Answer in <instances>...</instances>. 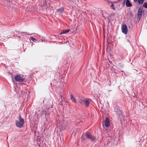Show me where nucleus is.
<instances>
[{
    "mask_svg": "<svg viewBox=\"0 0 147 147\" xmlns=\"http://www.w3.org/2000/svg\"><path fill=\"white\" fill-rule=\"evenodd\" d=\"M18 120H16V125L17 127L21 128L23 127L24 124V120L22 118L20 114H19L18 117Z\"/></svg>",
    "mask_w": 147,
    "mask_h": 147,
    "instance_id": "f257e3e1",
    "label": "nucleus"
},
{
    "mask_svg": "<svg viewBox=\"0 0 147 147\" xmlns=\"http://www.w3.org/2000/svg\"><path fill=\"white\" fill-rule=\"evenodd\" d=\"M86 138L94 142L96 141V137L92 136L90 133L89 132H86Z\"/></svg>",
    "mask_w": 147,
    "mask_h": 147,
    "instance_id": "f03ea898",
    "label": "nucleus"
},
{
    "mask_svg": "<svg viewBox=\"0 0 147 147\" xmlns=\"http://www.w3.org/2000/svg\"><path fill=\"white\" fill-rule=\"evenodd\" d=\"M143 7H140L138 10V19H139L140 20L142 17V14Z\"/></svg>",
    "mask_w": 147,
    "mask_h": 147,
    "instance_id": "7ed1b4c3",
    "label": "nucleus"
},
{
    "mask_svg": "<svg viewBox=\"0 0 147 147\" xmlns=\"http://www.w3.org/2000/svg\"><path fill=\"white\" fill-rule=\"evenodd\" d=\"M15 79L16 81L21 82L24 80V79L22 78L21 75H18L16 76L15 77Z\"/></svg>",
    "mask_w": 147,
    "mask_h": 147,
    "instance_id": "20e7f679",
    "label": "nucleus"
},
{
    "mask_svg": "<svg viewBox=\"0 0 147 147\" xmlns=\"http://www.w3.org/2000/svg\"><path fill=\"white\" fill-rule=\"evenodd\" d=\"M122 32L126 34L127 33L128 29L127 26L125 24L123 25L121 27Z\"/></svg>",
    "mask_w": 147,
    "mask_h": 147,
    "instance_id": "39448f33",
    "label": "nucleus"
},
{
    "mask_svg": "<svg viewBox=\"0 0 147 147\" xmlns=\"http://www.w3.org/2000/svg\"><path fill=\"white\" fill-rule=\"evenodd\" d=\"M114 111L115 112L117 113L119 116L120 114H122V112L121 111L120 109H119V107L117 106L115 107L114 109Z\"/></svg>",
    "mask_w": 147,
    "mask_h": 147,
    "instance_id": "423d86ee",
    "label": "nucleus"
},
{
    "mask_svg": "<svg viewBox=\"0 0 147 147\" xmlns=\"http://www.w3.org/2000/svg\"><path fill=\"white\" fill-rule=\"evenodd\" d=\"M126 5L127 7H130L132 6V5L129 0H126Z\"/></svg>",
    "mask_w": 147,
    "mask_h": 147,
    "instance_id": "0eeeda50",
    "label": "nucleus"
},
{
    "mask_svg": "<svg viewBox=\"0 0 147 147\" xmlns=\"http://www.w3.org/2000/svg\"><path fill=\"white\" fill-rule=\"evenodd\" d=\"M14 35L16 36L17 37H18V38H20V37L19 35H20V32L17 31H15L14 32Z\"/></svg>",
    "mask_w": 147,
    "mask_h": 147,
    "instance_id": "6e6552de",
    "label": "nucleus"
},
{
    "mask_svg": "<svg viewBox=\"0 0 147 147\" xmlns=\"http://www.w3.org/2000/svg\"><path fill=\"white\" fill-rule=\"evenodd\" d=\"M84 103L86 107H88L89 106L90 102L88 100H84Z\"/></svg>",
    "mask_w": 147,
    "mask_h": 147,
    "instance_id": "1a4fd4ad",
    "label": "nucleus"
},
{
    "mask_svg": "<svg viewBox=\"0 0 147 147\" xmlns=\"http://www.w3.org/2000/svg\"><path fill=\"white\" fill-rule=\"evenodd\" d=\"M105 125L106 127H109L110 125L109 121L107 120H106L105 121Z\"/></svg>",
    "mask_w": 147,
    "mask_h": 147,
    "instance_id": "9d476101",
    "label": "nucleus"
},
{
    "mask_svg": "<svg viewBox=\"0 0 147 147\" xmlns=\"http://www.w3.org/2000/svg\"><path fill=\"white\" fill-rule=\"evenodd\" d=\"M70 97L71 98V100L73 102H74L75 103L76 102V100L75 98L73 97V95L71 94L70 95Z\"/></svg>",
    "mask_w": 147,
    "mask_h": 147,
    "instance_id": "9b49d317",
    "label": "nucleus"
},
{
    "mask_svg": "<svg viewBox=\"0 0 147 147\" xmlns=\"http://www.w3.org/2000/svg\"><path fill=\"white\" fill-rule=\"evenodd\" d=\"M70 30H63L60 34L61 35L63 34H65L68 32Z\"/></svg>",
    "mask_w": 147,
    "mask_h": 147,
    "instance_id": "f8f14e48",
    "label": "nucleus"
},
{
    "mask_svg": "<svg viewBox=\"0 0 147 147\" xmlns=\"http://www.w3.org/2000/svg\"><path fill=\"white\" fill-rule=\"evenodd\" d=\"M64 10V9L63 7H61L58 9V11L60 13H63Z\"/></svg>",
    "mask_w": 147,
    "mask_h": 147,
    "instance_id": "ddd939ff",
    "label": "nucleus"
},
{
    "mask_svg": "<svg viewBox=\"0 0 147 147\" xmlns=\"http://www.w3.org/2000/svg\"><path fill=\"white\" fill-rule=\"evenodd\" d=\"M20 34L21 35H30V34L28 33V32H20Z\"/></svg>",
    "mask_w": 147,
    "mask_h": 147,
    "instance_id": "4468645a",
    "label": "nucleus"
},
{
    "mask_svg": "<svg viewBox=\"0 0 147 147\" xmlns=\"http://www.w3.org/2000/svg\"><path fill=\"white\" fill-rule=\"evenodd\" d=\"M84 100H83L82 99H79L78 100L79 102L82 105L84 103Z\"/></svg>",
    "mask_w": 147,
    "mask_h": 147,
    "instance_id": "2eb2a0df",
    "label": "nucleus"
},
{
    "mask_svg": "<svg viewBox=\"0 0 147 147\" xmlns=\"http://www.w3.org/2000/svg\"><path fill=\"white\" fill-rule=\"evenodd\" d=\"M144 0H137L139 4H142L143 3Z\"/></svg>",
    "mask_w": 147,
    "mask_h": 147,
    "instance_id": "dca6fc26",
    "label": "nucleus"
},
{
    "mask_svg": "<svg viewBox=\"0 0 147 147\" xmlns=\"http://www.w3.org/2000/svg\"><path fill=\"white\" fill-rule=\"evenodd\" d=\"M30 40L33 41V42H34L35 41H36V38H33L32 37H30Z\"/></svg>",
    "mask_w": 147,
    "mask_h": 147,
    "instance_id": "f3484780",
    "label": "nucleus"
},
{
    "mask_svg": "<svg viewBox=\"0 0 147 147\" xmlns=\"http://www.w3.org/2000/svg\"><path fill=\"white\" fill-rule=\"evenodd\" d=\"M143 6L144 7L147 8V3H144L143 4Z\"/></svg>",
    "mask_w": 147,
    "mask_h": 147,
    "instance_id": "a211bd4d",
    "label": "nucleus"
},
{
    "mask_svg": "<svg viewBox=\"0 0 147 147\" xmlns=\"http://www.w3.org/2000/svg\"><path fill=\"white\" fill-rule=\"evenodd\" d=\"M129 16L130 17H132L134 16L133 13L132 12H130Z\"/></svg>",
    "mask_w": 147,
    "mask_h": 147,
    "instance_id": "6ab92c4d",
    "label": "nucleus"
},
{
    "mask_svg": "<svg viewBox=\"0 0 147 147\" xmlns=\"http://www.w3.org/2000/svg\"><path fill=\"white\" fill-rule=\"evenodd\" d=\"M81 138L82 139V141H84V139H85V138H84L83 137V135L81 137Z\"/></svg>",
    "mask_w": 147,
    "mask_h": 147,
    "instance_id": "aec40b11",
    "label": "nucleus"
},
{
    "mask_svg": "<svg viewBox=\"0 0 147 147\" xmlns=\"http://www.w3.org/2000/svg\"><path fill=\"white\" fill-rule=\"evenodd\" d=\"M111 6L112 7V8L113 10L115 9V8L114 7V5H113V3H112L111 4Z\"/></svg>",
    "mask_w": 147,
    "mask_h": 147,
    "instance_id": "412c9836",
    "label": "nucleus"
},
{
    "mask_svg": "<svg viewBox=\"0 0 147 147\" xmlns=\"http://www.w3.org/2000/svg\"><path fill=\"white\" fill-rule=\"evenodd\" d=\"M66 129V127H62V128L61 129V130H63Z\"/></svg>",
    "mask_w": 147,
    "mask_h": 147,
    "instance_id": "4be33fe9",
    "label": "nucleus"
},
{
    "mask_svg": "<svg viewBox=\"0 0 147 147\" xmlns=\"http://www.w3.org/2000/svg\"><path fill=\"white\" fill-rule=\"evenodd\" d=\"M134 2L136 3L137 2V0H133Z\"/></svg>",
    "mask_w": 147,
    "mask_h": 147,
    "instance_id": "5701e85b",
    "label": "nucleus"
},
{
    "mask_svg": "<svg viewBox=\"0 0 147 147\" xmlns=\"http://www.w3.org/2000/svg\"><path fill=\"white\" fill-rule=\"evenodd\" d=\"M109 144V143H107V145H108V146L109 145L108 144Z\"/></svg>",
    "mask_w": 147,
    "mask_h": 147,
    "instance_id": "b1692460",
    "label": "nucleus"
},
{
    "mask_svg": "<svg viewBox=\"0 0 147 147\" xmlns=\"http://www.w3.org/2000/svg\"><path fill=\"white\" fill-rule=\"evenodd\" d=\"M44 100H43V102H44Z\"/></svg>",
    "mask_w": 147,
    "mask_h": 147,
    "instance_id": "393cba45",
    "label": "nucleus"
}]
</instances>
